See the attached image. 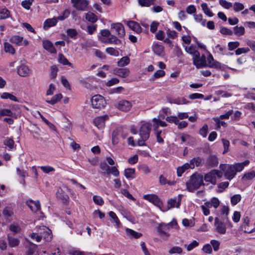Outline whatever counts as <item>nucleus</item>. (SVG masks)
Returning a JSON list of instances; mask_svg holds the SVG:
<instances>
[{"label":"nucleus","mask_w":255,"mask_h":255,"mask_svg":"<svg viewBox=\"0 0 255 255\" xmlns=\"http://www.w3.org/2000/svg\"><path fill=\"white\" fill-rule=\"evenodd\" d=\"M71 2L76 9L81 11L86 10L89 3L87 0H71Z\"/></svg>","instance_id":"nucleus-8"},{"label":"nucleus","mask_w":255,"mask_h":255,"mask_svg":"<svg viewBox=\"0 0 255 255\" xmlns=\"http://www.w3.org/2000/svg\"><path fill=\"white\" fill-rule=\"evenodd\" d=\"M91 103L93 108L95 109L103 108L106 104L104 98L100 95L94 96L91 99Z\"/></svg>","instance_id":"nucleus-7"},{"label":"nucleus","mask_w":255,"mask_h":255,"mask_svg":"<svg viewBox=\"0 0 255 255\" xmlns=\"http://www.w3.org/2000/svg\"><path fill=\"white\" fill-rule=\"evenodd\" d=\"M193 64L197 68H201L207 66L206 61V56L202 55L201 57H199L198 59L194 60Z\"/></svg>","instance_id":"nucleus-19"},{"label":"nucleus","mask_w":255,"mask_h":255,"mask_svg":"<svg viewBox=\"0 0 255 255\" xmlns=\"http://www.w3.org/2000/svg\"><path fill=\"white\" fill-rule=\"evenodd\" d=\"M18 74L21 77L29 76L31 73V70L27 65L22 64L17 69Z\"/></svg>","instance_id":"nucleus-17"},{"label":"nucleus","mask_w":255,"mask_h":255,"mask_svg":"<svg viewBox=\"0 0 255 255\" xmlns=\"http://www.w3.org/2000/svg\"><path fill=\"white\" fill-rule=\"evenodd\" d=\"M0 112L2 116H12V112L10 110L7 109H3L0 110Z\"/></svg>","instance_id":"nucleus-64"},{"label":"nucleus","mask_w":255,"mask_h":255,"mask_svg":"<svg viewBox=\"0 0 255 255\" xmlns=\"http://www.w3.org/2000/svg\"><path fill=\"white\" fill-rule=\"evenodd\" d=\"M238 165L235 164H221L220 168L224 172V176L226 179L231 180L236 175L237 172H241L237 169Z\"/></svg>","instance_id":"nucleus-5"},{"label":"nucleus","mask_w":255,"mask_h":255,"mask_svg":"<svg viewBox=\"0 0 255 255\" xmlns=\"http://www.w3.org/2000/svg\"><path fill=\"white\" fill-rule=\"evenodd\" d=\"M9 245L11 247H15L18 245L19 241L16 238L12 237H8Z\"/></svg>","instance_id":"nucleus-49"},{"label":"nucleus","mask_w":255,"mask_h":255,"mask_svg":"<svg viewBox=\"0 0 255 255\" xmlns=\"http://www.w3.org/2000/svg\"><path fill=\"white\" fill-rule=\"evenodd\" d=\"M109 216L113 220V222L115 223V226L119 228L120 225V221L118 219L116 214L113 211H110L109 213Z\"/></svg>","instance_id":"nucleus-40"},{"label":"nucleus","mask_w":255,"mask_h":255,"mask_svg":"<svg viewBox=\"0 0 255 255\" xmlns=\"http://www.w3.org/2000/svg\"><path fill=\"white\" fill-rule=\"evenodd\" d=\"M234 33L237 36H242L245 34V28L243 26H235L234 28Z\"/></svg>","instance_id":"nucleus-41"},{"label":"nucleus","mask_w":255,"mask_h":255,"mask_svg":"<svg viewBox=\"0 0 255 255\" xmlns=\"http://www.w3.org/2000/svg\"><path fill=\"white\" fill-rule=\"evenodd\" d=\"M13 214L12 209L8 207H5L3 211V214L6 217H10Z\"/></svg>","instance_id":"nucleus-61"},{"label":"nucleus","mask_w":255,"mask_h":255,"mask_svg":"<svg viewBox=\"0 0 255 255\" xmlns=\"http://www.w3.org/2000/svg\"><path fill=\"white\" fill-rule=\"evenodd\" d=\"M9 230L14 234H17L20 232L21 229L18 223H14L10 225Z\"/></svg>","instance_id":"nucleus-33"},{"label":"nucleus","mask_w":255,"mask_h":255,"mask_svg":"<svg viewBox=\"0 0 255 255\" xmlns=\"http://www.w3.org/2000/svg\"><path fill=\"white\" fill-rule=\"evenodd\" d=\"M215 94L218 96H221L223 98H228L232 96L231 93L223 90H218L215 92Z\"/></svg>","instance_id":"nucleus-47"},{"label":"nucleus","mask_w":255,"mask_h":255,"mask_svg":"<svg viewBox=\"0 0 255 255\" xmlns=\"http://www.w3.org/2000/svg\"><path fill=\"white\" fill-rule=\"evenodd\" d=\"M219 4L226 9H229L233 6L232 3L228 2L226 0H219Z\"/></svg>","instance_id":"nucleus-51"},{"label":"nucleus","mask_w":255,"mask_h":255,"mask_svg":"<svg viewBox=\"0 0 255 255\" xmlns=\"http://www.w3.org/2000/svg\"><path fill=\"white\" fill-rule=\"evenodd\" d=\"M62 19V16L58 17L57 18H52L47 19L43 23V29L45 30H48L51 27L55 26L57 22V19Z\"/></svg>","instance_id":"nucleus-16"},{"label":"nucleus","mask_w":255,"mask_h":255,"mask_svg":"<svg viewBox=\"0 0 255 255\" xmlns=\"http://www.w3.org/2000/svg\"><path fill=\"white\" fill-rule=\"evenodd\" d=\"M108 119V115L99 116L94 119L93 122L95 126L98 128H102L105 126V121Z\"/></svg>","instance_id":"nucleus-14"},{"label":"nucleus","mask_w":255,"mask_h":255,"mask_svg":"<svg viewBox=\"0 0 255 255\" xmlns=\"http://www.w3.org/2000/svg\"><path fill=\"white\" fill-rule=\"evenodd\" d=\"M93 199L94 203L97 205L101 206L104 203L103 198L101 196L94 195L93 197Z\"/></svg>","instance_id":"nucleus-54"},{"label":"nucleus","mask_w":255,"mask_h":255,"mask_svg":"<svg viewBox=\"0 0 255 255\" xmlns=\"http://www.w3.org/2000/svg\"><path fill=\"white\" fill-rule=\"evenodd\" d=\"M121 193L127 198L132 200L133 201L135 200L134 198L132 196L131 194L129 193V192L127 189H122L121 190Z\"/></svg>","instance_id":"nucleus-56"},{"label":"nucleus","mask_w":255,"mask_h":255,"mask_svg":"<svg viewBox=\"0 0 255 255\" xmlns=\"http://www.w3.org/2000/svg\"><path fill=\"white\" fill-rule=\"evenodd\" d=\"M203 159L200 157H197L193 158L190 160L191 169H193L195 167V165L196 166H199L201 165Z\"/></svg>","instance_id":"nucleus-27"},{"label":"nucleus","mask_w":255,"mask_h":255,"mask_svg":"<svg viewBox=\"0 0 255 255\" xmlns=\"http://www.w3.org/2000/svg\"><path fill=\"white\" fill-rule=\"evenodd\" d=\"M38 168H39L43 173L46 174H48L55 171L54 168L48 165L39 166Z\"/></svg>","instance_id":"nucleus-43"},{"label":"nucleus","mask_w":255,"mask_h":255,"mask_svg":"<svg viewBox=\"0 0 255 255\" xmlns=\"http://www.w3.org/2000/svg\"><path fill=\"white\" fill-rule=\"evenodd\" d=\"M26 204L32 212L36 214L41 213L40 204L39 201L28 200L26 201Z\"/></svg>","instance_id":"nucleus-11"},{"label":"nucleus","mask_w":255,"mask_h":255,"mask_svg":"<svg viewBox=\"0 0 255 255\" xmlns=\"http://www.w3.org/2000/svg\"><path fill=\"white\" fill-rule=\"evenodd\" d=\"M100 167L103 171L104 173L108 174L110 167L106 162H101L100 164Z\"/></svg>","instance_id":"nucleus-63"},{"label":"nucleus","mask_w":255,"mask_h":255,"mask_svg":"<svg viewBox=\"0 0 255 255\" xmlns=\"http://www.w3.org/2000/svg\"><path fill=\"white\" fill-rule=\"evenodd\" d=\"M183 252V250L181 248L177 246L172 247L168 251L169 254H181Z\"/></svg>","instance_id":"nucleus-44"},{"label":"nucleus","mask_w":255,"mask_h":255,"mask_svg":"<svg viewBox=\"0 0 255 255\" xmlns=\"http://www.w3.org/2000/svg\"><path fill=\"white\" fill-rule=\"evenodd\" d=\"M170 103L178 105H181L187 104L188 101L184 97H178L170 101Z\"/></svg>","instance_id":"nucleus-28"},{"label":"nucleus","mask_w":255,"mask_h":255,"mask_svg":"<svg viewBox=\"0 0 255 255\" xmlns=\"http://www.w3.org/2000/svg\"><path fill=\"white\" fill-rule=\"evenodd\" d=\"M208 132V126L207 124H205L202 127V128H201L200 129L199 133L203 137H206L207 136Z\"/></svg>","instance_id":"nucleus-48"},{"label":"nucleus","mask_w":255,"mask_h":255,"mask_svg":"<svg viewBox=\"0 0 255 255\" xmlns=\"http://www.w3.org/2000/svg\"><path fill=\"white\" fill-rule=\"evenodd\" d=\"M9 14L10 12L7 9L4 8L0 9V19L8 18Z\"/></svg>","instance_id":"nucleus-42"},{"label":"nucleus","mask_w":255,"mask_h":255,"mask_svg":"<svg viewBox=\"0 0 255 255\" xmlns=\"http://www.w3.org/2000/svg\"><path fill=\"white\" fill-rule=\"evenodd\" d=\"M106 51L107 53L111 55L114 56H118L119 55V51L113 47H109L106 49Z\"/></svg>","instance_id":"nucleus-50"},{"label":"nucleus","mask_w":255,"mask_h":255,"mask_svg":"<svg viewBox=\"0 0 255 255\" xmlns=\"http://www.w3.org/2000/svg\"><path fill=\"white\" fill-rule=\"evenodd\" d=\"M165 120L170 123H174L176 125L178 123V118L176 116H168L166 117Z\"/></svg>","instance_id":"nucleus-55"},{"label":"nucleus","mask_w":255,"mask_h":255,"mask_svg":"<svg viewBox=\"0 0 255 255\" xmlns=\"http://www.w3.org/2000/svg\"><path fill=\"white\" fill-rule=\"evenodd\" d=\"M177 223L175 220H173L171 222L168 224L161 223L157 227V231L159 235L162 237H169L168 231L170 228L176 226Z\"/></svg>","instance_id":"nucleus-6"},{"label":"nucleus","mask_w":255,"mask_h":255,"mask_svg":"<svg viewBox=\"0 0 255 255\" xmlns=\"http://www.w3.org/2000/svg\"><path fill=\"white\" fill-rule=\"evenodd\" d=\"M215 171L212 170L210 172L206 174L204 176V180L206 182H210L213 184H216L217 182V178L215 176Z\"/></svg>","instance_id":"nucleus-20"},{"label":"nucleus","mask_w":255,"mask_h":255,"mask_svg":"<svg viewBox=\"0 0 255 255\" xmlns=\"http://www.w3.org/2000/svg\"><path fill=\"white\" fill-rule=\"evenodd\" d=\"M129 58L127 56H125L120 59V60L118 61L117 64L118 66L124 67L128 65L129 63Z\"/></svg>","instance_id":"nucleus-34"},{"label":"nucleus","mask_w":255,"mask_h":255,"mask_svg":"<svg viewBox=\"0 0 255 255\" xmlns=\"http://www.w3.org/2000/svg\"><path fill=\"white\" fill-rule=\"evenodd\" d=\"M63 98L62 94H57L53 96L50 99H47L45 102L50 105H53L59 102Z\"/></svg>","instance_id":"nucleus-21"},{"label":"nucleus","mask_w":255,"mask_h":255,"mask_svg":"<svg viewBox=\"0 0 255 255\" xmlns=\"http://www.w3.org/2000/svg\"><path fill=\"white\" fill-rule=\"evenodd\" d=\"M127 24L130 29L138 33L141 31V28L139 24L135 21H129L127 22Z\"/></svg>","instance_id":"nucleus-22"},{"label":"nucleus","mask_w":255,"mask_h":255,"mask_svg":"<svg viewBox=\"0 0 255 255\" xmlns=\"http://www.w3.org/2000/svg\"><path fill=\"white\" fill-rule=\"evenodd\" d=\"M115 107L119 110L123 112L129 111L132 107V104L130 101L126 100L120 101Z\"/></svg>","instance_id":"nucleus-10"},{"label":"nucleus","mask_w":255,"mask_h":255,"mask_svg":"<svg viewBox=\"0 0 255 255\" xmlns=\"http://www.w3.org/2000/svg\"><path fill=\"white\" fill-rule=\"evenodd\" d=\"M207 66L216 69H219L221 68V64L218 61L215 60L213 56L210 54L207 58Z\"/></svg>","instance_id":"nucleus-18"},{"label":"nucleus","mask_w":255,"mask_h":255,"mask_svg":"<svg viewBox=\"0 0 255 255\" xmlns=\"http://www.w3.org/2000/svg\"><path fill=\"white\" fill-rule=\"evenodd\" d=\"M138 169L144 172L145 174H147L150 173L151 170L149 168V167L146 164H141L140 165Z\"/></svg>","instance_id":"nucleus-57"},{"label":"nucleus","mask_w":255,"mask_h":255,"mask_svg":"<svg viewBox=\"0 0 255 255\" xmlns=\"http://www.w3.org/2000/svg\"><path fill=\"white\" fill-rule=\"evenodd\" d=\"M0 97L2 99H9L11 101H13L14 102H18V100H17V98L15 96H14L12 94L9 93H7V92L3 93L1 95Z\"/></svg>","instance_id":"nucleus-30"},{"label":"nucleus","mask_w":255,"mask_h":255,"mask_svg":"<svg viewBox=\"0 0 255 255\" xmlns=\"http://www.w3.org/2000/svg\"><path fill=\"white\" fill-rule=\"evenodd\" d=\"M111 29L113 31L115 30L117 35L120 37H123L125 34L124 26L120 23L112 24Z\"/></svg>","instance_id":"nucleus-13"},{"label":"nucleus","mask_w":255,"mask_h":255,"mask_svg":"<svg viewBox=\"0 0 255 255\" xmlns=\"http://www.w3.org/2000/svg\"><path fill=\"white\" fill-rule=\"evenodd\" d=\"M215 231L219 234L224 235L226 233L227 228H232V225L228 217L220 219L218 217L215 218Z\"/></svg>","instance_id":"nucleus-2"},{"label":"nucleus","mask_w":255,"mask_h":255,"mask_svg":"<svg viewBox=\"0 0 255 255\" xmlns=\"http://www.w3.org/2000/svg\"><path fill=\"white\" fill-rule=\"evenodd\" d=\"M86 19L90 22L94 23L98 20L97 16L93 13L89 12L86 14Z\"/></svg>","instance_id":"nucleus-37"},{"label":"nucleus","mask_w":255,"mask_h":255,"mask_svg":"<svg viewBox=\"0 0 255 255\" xmlns=\"http://www.w3.org/2000/svg\"><path fill=\"white\" fill-rule=\"evenodd\" d=\"M36 232L30 234V238L36 242H40L43 240L45 242H50L53 238L52 231L45 226H37L35 229Z\"/></svg>","instance_id":"nucleus-1"},{"label":"nucleus","mask_w":255,"mask_h":255,"mask_svg":"<svg viewBox=\"0 0 255 255\" xmlns=\"http://www.w3.org/2000/svg\"><path fill=\"white\" fill-rule=\"evenodd\" d=\"M151 127V124L148 123H141L139 128V135L142 139H140L137 141V145L139 146L145 145V141L147 140L149 137Z\"/></svg>","instance_id":"nucleus-4"},{"label":"nucleus","mask_w":255,"mask_h":255,"mask_svg":"<svg viewBox=\"0 0 255 255\" xmlns=\"http://www.w3.org/2000/svg\"><path fill=\"white\" fill-rule=\"evenodd\" d=\"M4 50L6 53H9L11 54H14L15 53V50L13 46L8 42H5L4 43Z\"/></svg>","instance_id":"nucleus-26"},{"label":"nucleus","mask_w":255,"mask_h":255,"mask_svg":"<svg viewBox=\"0 0 255 255\" xmlns=\"http://www.w3.org/2000/svg\"><path fill=\"white\" fill-rule=\"evenodd\" d=\"M69 142L67 141V143L69 144L70 146L74 150L79 149L80 146L79 144L76 143L72 139L68 137Z\"/></svg>","instance_id":"nucleus-45"},{"label":"nucleus","mask_w":255,"mask_h":255,"mask_svg":"<svg viewBox=\"0 0 255 255\" xmlns=\"http://www.w3.org/2000/svg\"><path fill=\"white\" fill-rule=\"evenodd\" d=\"M180 205V203L179 201L177 202L176 199L175 198L173 199H171L168 201V208L169 209L172 208H174L175 207L179 208Z\"/></svg>","instance_id":"nucleus-36"},{"label":"nucleus","mask_w":255,"mask_h":255,"mask_svg":"<svg viewBox=\"0 0 255 255\" xmlns=\"http://www.w3.org/2000/svg\"><path fill=\"white\" fill-rule=\"evenodd\" d=\"M9 41L18 46L24 45L26 46L28 44L29 42L26 39H23L22 36L19 35H13L11 36L9 39Z\"/></svg>","instance_id":"nucleus-12"},{"label":"nucleus","mask_w":255,"mask_h":255,"mask_svg":"<svg viewBox=\"0 0 255 255\" xmlns=\"http://www.w3.org/2000/svg\"><path fill=\"white\" fill-rule=\"evenodd\" d=\"M67 34L71 38L75 39L76 38L78 33L74 29H69L67 30Z\"/></svg>","instance_id":"nucleus-58"},{"label":"nucleus","mask_w":255,"mask_h":255,"mask_svg":"<svg viewBox=\"0 0 255 255\" xmlns=\"http://www.w3.org/2000/svg\"><path fill=\"white\" fill-rule=\"evenodd\" d=\"M113 74L121 78H126L129 74V70L127 68H115Z\"/></svg>","instance_id":"nucleus-15"},{"label":"nucleus","mask_w":255,"mask_h":255,"mask_svg":"<svg viewBox=\"0 0 255 255\" xmlns=\"http://www.w3.org/2000/svg\"><path fill=\"white\" fill-rule=\"evenodd\" d=\"M201 6L204 12L207 15L210 17H212L214 15L213 12L210 10L206 3H202Z\"/></svg>","instance_id":"nucleus-38"},{"label":"nucleus","mask_w":255,"mask_h":255,"mask_svg":"<svg viewBox=\"0 0 255 255\" xmlns=\"http://www.w3.org/2000/svg\"><path fill=\"white\" fill-rule=\"evenodd\" d=\"M241 200V196L240 194H235L231 198V203L233 205H236Z\"/></svg>","instance_id":"nucleus-46"},{"label":"nucleus","mask_w":255,"mask_h":255,"mask_svg":"<svg viewBox=\"0 0 255 255\" xmlns=\"http://www.w3.org/2000/svg\"><path fill=\"white\" fill-rule=\"evenodd\" d=\"M34 0H24L21 2V5L26 9H29Z\"/></svg>","instance_id":"nucleus-52"},{"label":"nucleus","mask_w":255,"mask_h":255,"mask_svg":"<svg viewBox=\"0 0 255 255\" xmlns=\"http://www.w3.org/2000/svg\"><path fill=\"white\" fill-rule=\"evenodd\" d=\"M240 43L238 41L230 42L228 43L229 50L230 51L233 50L239 47Z\"/></svg>","instance_id":"nucleus-60"},{"label":"nucleus","mask_w":255,"mask_h":255,"mask_svg":"<svg viewBox=\"0 0 255 255\" xmlns=\"http://www.w3.org/2000/svg\"><path fill=\"white\" fill-rule=\"evenodd\" d=\"M220 32L223 35H232L233 34V31L226 27H223L220 29Z\"/></svg>","instance_id":"nucleus-62"},{"label":"nucleus","mask_w":255,"mask_h":255,"mask_svg":"<svg viewBox=\"0 0 255 255\" xmlns=\"http://www.w3.org/2000/svg\"><path fill=\"white\" fill-rule=\"evenodd\" d=\"M207 163L211 167L216 166L218 163V158L215 156H210L208 158Z\"/></svg>","instance_id":"nucleus-25"},{"label":"nucleus","mask_w":255,"mask_h":255,"mask_svg":"<svg viewBox=\"0 0 255 255\" xmlns=\"http://www.w3.org/2000/svg\"><path fill=\"white\" fill-rule=\"evenodd\" d=\"M135 169L128 168L125 170V175L127 178H134L135 177Z\"/></svg>","instance_id":"nucleus-31"},{"label":"nucleus","mask_w":255,"mask_h":255,"mask_svg":"<svg viewBox=\"0 0 255 255\" xmlns=\"http://www.w3.org/2000/svg\"><path fill=\"white\" fill-rule=\"evenodd\" d=\"M126 231L128 235L130 236L135 239L139 238L142 236L141 233H138L130 229L127 228L126 229Z\"/></svg>","instance_id":"nucleus-29"},{"label":"nucleus","mask_w":255,"mask_h":255,"mask_svg":"<svg viewBox=\"0 0 255 255\" xmlns=\"http://www.w3.org/2000/svg\"><path fill=\"white\" fill-rule=\"evenodd\" d=\"M56 90V87L53 84H50L49 86V88L46 91L47 96L52 95L55 91Z\"/></svg>","instance_id":"nucleus-59"},{"label":"nucleus","mask_w":255,"mask_h":255,"mask_svg":"<svg viewBox=\"0 0 255 255\" xmlns=\"http://www.w3.org/2000/svg\"><path fill=\"white\" fill-rule=\"evenodd\" d=\"M165 74V72L162 70H158L156 71V72L154 74L153 76L150 78L149 80L150 81H153L156 79L159 78L160 77H163Z\"/></svg>","instance_id":"nucleus-32"},{"label":"nucleus","mask_w":255,"mask_h":255,"mask_svg":"<svg viewBox=\"0 0 255 255\" xmlns=\"http://www.w3.org/2000/svg\"><path fill=\"white\" fill-rule=\"evenodd\" d=\"M110 174L117 177L119 175L120 172L116 166H112L110 167V169L107 174L110 175Z\"/></svg>","instance_id":"nucleus-53"},{"label":"nucleus","mask_w":255,"mask_h":255,"mask_svg":"<svg viewBox=\"0 0 255 255\" xmlns=\"http://www.w3.org/2000/svg\"><path fill=\"white\" fill-rule=\"evenodd\" d=\"M100 40L104 43H114L117 44L121 43V40L118 39L116 36L113 35H111L108 38H101Z\"/></svg>","instance_id":"nucleus-23"},{"label":"nucleus","mask_w":255,"mask_h":255,"mask_svg":"<svg viewBox=\"0 0 255 255\" xmlns=\"http://www.w3.org/2000/svg\"><path fill=\"white\" fill-rule=\"evenodd\" d=\"M42 44L44 48L49 52L51 53L56 52L55 49L54 47L53 44L50 41L47 40H44L43 41Z\"/></svg>","instance_id":"nucleus-24"},{"label":"nucleus","mask_w":255,"mask_h":255,"mask_svg":"<svg viewBox=\"0 0 255 255\" xmlns=\"http://www.w3.org/2000/svg\"><path fill=\"white\" fill-rule=\"evenodd\" d=\"M186 185L187 190L190 192H193L204 185L203 176L198 174H193Z\"/></svg>","instance_id":"nucleus-3"},{"label":"nucleus","mask_w":255,"mask_h":255,"mask_svg":"<svg viewBox=\"0 0 255 255\" xmlns=\"http://www.w3.org/2000/svg\"><path fill=\"white\" fill-rule=\"evenodd\" d=\"M143 199L152 203L155 206L161 209L162 203L155 194H146L144 195L143 197Z\"/></svg>","instance_id":"nucleus-9"},{"label":"nucleus","mask_w":255,"mask_h":255,"mask_svg":"<svg viewBox=\"0 0 255 255\" xmlns=\"http://www.w3.org/2000/svg\"><path fill=\"white\" fill-rule=\"evenodd\" d=\"M153 50L157 55H161L163 53L164 47L161 45L156 44L154 46Z\"/></svg>","instance_id":"nucleus-35"},{"label":"nucleus","mask_w":255,"mask_h":255,"mask_svg":"<svg viewBox=\"0 0 255 255\" xmlns=\"http://www.w3.org/2000/svg\"><path fill=\"white\" fill-rule=\"evenodd\" d=\"M232 6L234 11L236 12H239L245 8L244 4L239 2H234Z\"/></svg>","instance_id":"nucleus-39"}]
</instances>
